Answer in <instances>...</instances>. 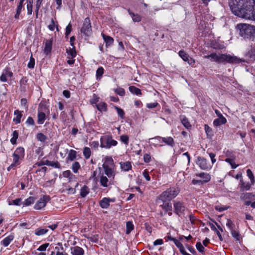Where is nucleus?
<instances>
[{
  "label": "nucleus",
  "mask_w": 255,
  "mask_h": 255,
  "mask_svg": "<svg viewBox=\"0 0 255 255\" xmlns=\"http://www.w3.org/2000/svg\"><path fill=\"white\" fill-rule=\"evenodd\" d=\"M229 5L235 15L255 20V0H229Z\"/></svg>",
  "instance_id": "1"
},
{
  "label": "nucleus",
  "mask_w": 255,
  "mask_h": 255,
  "mask_svg": "<svg viewBox=\"0 0 255 255\" xmlns=\"http://www.w3.org/2000/svg\"><path fill=\"white\" fill-rule=\"evenodd\" d=\"M204 57L210 59L212 61L216 62L218 64L224 63L235 64L239 63L242 61V60L237 57L227 54L212 53L210 55H205Z\"/></svg>",
  "instance_id": "2"
},
{
  "label": "nucleus",
  "mask_w": 255,
  "mask_h": 255,
  "mask_svg": "<svg viewBox=\"0 0 255 255\" xmlns=\"http://www.w3.org/2000/svg\"><path fill=\"white\" fill-rule=\"evenodd\" d=\"M100 146L102 148H110L112 146H116L118 142L113 139L111 135H106L101 137Z\"/></svg>",
  "instance_id": "3"
},
{
  "label": "nucleus",
  "mask_w": 255,
  "mask_h": 255,
  "mask_svg": "<svg viewBox=\"0 0 255 255\" xmlns=\"http://www.w3.org/2000/svg\"><path fill=\"white\" fill-rule=\"evenodd\" d=\"M24 156V149L23 147H17L12 154L13 163L11 166H15L20 164L19 160L22 159Z\"/></svg>",
  "instance_id": "4"
},
{
  "label": "nucleus",
  "mask_w": 255,
  "mask_h": 255,
  "mask_svg": "<svg viewBox=\"0 0 255 255\" xmlns=\"http://www.w3.org/2000/svg\"><path fill=\"white\" fill-rule=\"evenodd\" d=\"M81 31L84 35L89 36L92 32V27L90 20L89 17H86L84 21L83 26L81 28Z\"/></svg>",
  "instance_id": "5"
},
{
  "label": "nucleus",
  "mask_w": 255,
  "mask_h": 255,
  "mask_svg": "<svg viewBox=\"0 0 255 255\" xmlns=\"http://www.w3.org/2000/svg\"><path fill=\"white\" fill-rule=\"evenodd\" d=\"M237 30L239 31V34L242 37H246L251 33L249 25L244 23L238 24L237 26Z\"/></svg>",
  "instance_id": "6"
},
{
  "label": "nucleus",
  "mask_w": 255,
  "mask_h": 255,
  "mask_svg": "<svg viewBox=\"0 0 255 255\" xmlns=\"http://www.w3.org/2000/svg\"><path fill=\"white\" fill-rule=\"evenodd\" d=\"M50 198L49 196L47 195H44L42 197L40 198L38 201L34 205V209L36 210H40L44 208L46 203L50 200Z\"/></svg>",
  "instance_id": "7"
},
{
  "label": "nucleus",
  "mask_w": 255,
  "mask_h": 255,
  "mask_svg": "<svg viewBox=\"0 0 255 255\" xmlns=\"http://www.w3.org/2000/svg\"><path fill=\"white\" fill-rule=\"evenodd\" d=\"M173 207L175 213L178 216H181L184 214L186 208L184 204L179 201H174Z\"/></svg>",
  "instance_id": "8"
},
{
  "label": "nucleus",
  "mask_w": 255,
  "mask_h": 255,
  "mask_svg": "<svg viewBox=\"0 0 255 255\" xmlns=\"http://www.w3.org/2000/svg\"><path fill=\"white\" fill-rule=\"evenodd\" d=\"M196 164L203 170H209L212 166L209 163L207 160L203 157H198Z\"/></svg>",
  "instance_id": "9"
},
{
  "label": "nucleus",
  "mask_w": 255,
  "mask_h": 255,
  "mask_svg": "<svg viewBox=\"0 0 255 255\" xmlns=\"http://www.w3.org/2000/svg\"><path fill=\"white\" fill-rule=\"evenodd\" d=\"M13 76V73L8 68H5L0 76V81L2 82H8V80Z\"/></svg>",
  "instance_id": "10"
},
{
  "label": "nucleus",
  "mask_w": 255,
  "mask_h": 255,
  "mask_svg": "<svg viewBox=\"0 0 255 255\" xmlns=\"http://www.w3.org/2000/svg\"><path fill=\"white\" fill-rule=\"evenodd\" d=\"M172 198H170V196L169 194V192L167 189L164 191L156 199L157 204H160L161 202H166L167 201H170Z\"/></svg>",
  "instance_id": "11"
},
{
  "label": "nucleus",
  "mask_w": 255,
  "mask_h": 255,
  "mask_svg": "<svg viewBox=\"0 0 255 255\" xmlns=\"http://www.w3.org/2000/svg\"><path fill=\"white\" fill-rule=\"evenodd\" d=\"M157 138H161L162 142H163L166 144H167L169 146H170L171 147H173L175 145L174 139L171 136L161 137V136H157L154 138H151L150 140H151V141L156 140V139Z\"/></svg>",
  "instance_id": "12"
},
{
  "label": "nucleus",
  "mask_w": 255,
  "mask_h": 255,
  "mask_svg": "<svg viewBox=\"0 0 255 255\" xmlns=\"http://www.w3.org/2000/svg\"><path fill=\"white\" fill-rule=\"evenodd\" d=\"M103 168L104 169L105 175L107 176L110 180H113L116 175L114 167L106 166Z\"/></svg>",
  "instance_id": "13"
},
{
  "label": "nucleus",
  "mask_w": 255,
  "mask_h": 255,
  "mask_svg": "<svg viewBox=\"0 0 255 255\" xmlns=\"http://www.w3.org/2000/svg\"><path fill=\"white\" fill-rule=\"evenodd\" d=\"M99 178L100 184L103 187H108L112 184L111 182L113 180H110V179L104 174L100 175Z\"/></svg>",
  "instance_id": "14"
},
{
  "label": "nucleus",
  "mask_w": 255,
  "mask_h": 255,
  "mask_svg": "<svg viewBox=\"0 0 255 255\" xmlns=\"http://www.w3.org/2000/svg\"><path fill=\"white\" fill-rule=\"evenodd\" d=\"M160 206L166 212H168L169 216L172 215V205L170 201L166 202H161Z\"/></svg>",
  "instance_id": "15"
},
{
  "label": "nucleus",
  "mask_w": 255,
  "mask_h": 255,
  "mask_svg": "<svg viewBox=\"0 0 255 255\" xmlns=\"http://www.w3.org/2000/svg\"><path fill=\"white\" fill-rule=\"evenodd\" d=\"M71 254L72 255H84V250L78 246L71 247Z\"/></svg>",
  "instance_id": "16"
},
{
  "label": "nucleus",
  "mask_w": 255,
  "mask_h": 255,
  "mask_svg": "<svg viewBox=\"0 0 255 255\" xmlns=\"http://www.w3.org/2000/svg\"><path fill=\"white\" fill-rule=\"evenodd\" d=\"M242 200H255V193H245L241 194L240 197Z\"/></svg>",
  "instance_id": "17"
},
{
  "label": "nucleus",
  "mask_w": 255,
  "mask_h": 255,
  "mask_svg": "<svg viewBox=\"0 0 255 255\" xmlns=\"http://www.w3.org/2000/svg\"><path fill=\"white\" fill-rule=\"evenodd\" d=\"M113 200L109 198H104L100 202V205L103 209H107L110 206V202Z\"/></svg>",
  "instance_id": "18"
},
{
  "label": "nucleus",
  "mask_w": 255,
  "mask_h": 255,
  "mask_svg": "<svg viewBox=\"0 0 255 255\" xmlns=\"http://www.w3.org/2000/svg\"><path fill=\"white\" fill-rule=\"evenodd\" d=\"M169 194L170 196V198H174L176 197L179 193V190L178 188L171 187L167 189Z\"/></svg>",
  "instance_id": "19"
},
{
  "label": "nucleus",
  "mask_w": 255,
  "mask_h": 255,
  "mask_svg": "<svg viewBox=\"0 0 255 255\" xmlns=\"http://www.w3.org/2000/svg\"><path fill=\"white\" fill-rule=\"evenodd\" d=\"M120 166L122 170L124 171H128L131 169V164L129 161L120 162Z\"/></svg>",
  "instance_id": "20"
},
{
  "label": "nucleus",
  "mask_w": 255,
  "mask_h": 255,
  "mask_svg": "<svg viewBox=\"0 0 255 255\" xmlns=\"http://www.w3.org/2000/svg\"><path fill=\"white\" fill-rule=\"evenodd\" d=\"M13 239L14 236L12 235H10L8 236L5 237L2 241H1V245L4 247H7L10 244Z\"/></svg>",
  "instance_id": "21"
},
{
  "label": "nucleus",
  "mask_w": 255,
  "mask_h": 255,
  "mask_svg": "<svg viewBox=\"0 0 255 255\" xmlns=\"http://www.w3.org/2000/svg\"><path fill=\"white\" fill-rule=\"evenodd\" d=\"M114 167V161L111 157H106L105 158V161L103 164V167Z\"/></svg>",
  "instance_id": "22"
},
{
  "label": "nucleus",
  "mask_w": 255,
  "mask_h": 255,
  "mask_svg": "<svg viewBox=\"0 0 255 255\" xmlns=\"http://www.w3.org/2000/svg\"><path fill=\"white\" fill-rule=\"evenodd\" d=\"M226 119L224 117H219L218 119H215L213 122V124L215 126L218 127L221 125L226 124Z\"/></svg>",
  "instance_id": "23"
},
{
  "label": "nucleus",
  "mask_w": 255,
  "mask_h": 255,
  "mask_svg": "<svg viewBox=\"0 0 255 255\" xmlns=\"http://www.w3.org/2000/svg\"><path fill=\"white\" fill-rule=\"evenodd\" d=\"M196 175L202 178L203 179V182H208L211 180L210 175L207 173L201 172L196 174Z\"/></svg>",
  "instance_id": "24"
},
{
  "label": "nucleus",
  "mask_w": 255,
  "mask_h": 255,
  "mask_svg": "<svg viewBox=\"0 0 255 255\" xmlns=\"http://www.w3.org/2000/svg\"><path fill=\"white\" fill-rule=\"evenodd\" d=\"M46 119V116L45 113L42 112L38 111L37 114V123L39 125H42L44 123Z\"/></svg>",
  "instance_id": "25"
},
{
  "label": "nucleus",
  "mask_w": 255,
  "mask_h": 255,
  "mask_svg": "<svg viewBox=\"0 0 255 255\" xmlns=\"http://www.w3.org/2000/svg\"><path fill=\"white\" fill-rule=\"evenodd\" d=\"M240 185V188L241 190L247 191L250 189L252 184H250L249 182H245L243 180H241Z\"/></svg>",
  "instance_id": "26"
},
{
  "label": "nucleus",
  "mask_w": 255,
  "mask_h": 255,
  "mask_svg": "<svg viewBox=\"0 0 255 255\" xmlns=\"http://www.w3.org/2000/svg\"><path fill=\"white\" fill-rule=\"evenodd\" d=\"M102 37L106 43V45L110 46L114 42V39L110 36L105 35L104 33H102Z\"/></svg>",
  "instance_id": "27"
},
{
  "label": "nucleus",
  "mask_w": 255,
  "mask_h": 255,
  "mask_svg": "<svg viewBox=\"0 0 255 255\" xmlns=\"http://www.w3.org/2000/svg\"><path fill=\"white\" fill-rule=\"evenodd\" d=\"M14 115L15 117L13 119V122H14L15 124H19L22 117L21 112L18 110H15L14 112Z\"/></svg>",
  "instance_id": "28"
},
{
  "label": "nucleus",
  "mask_w": 255,
  "mask_h": 255,
  "mask_svg": "<svg viewBox=\"0 0 255 255\" xmlns=\"http://www.w3.org/2000/svg\"><path fill=\"white\" fill-rule=\"evenodd\" d=\"M180 120L181 121L183 125L186 128H191V126L188 120V119L184 115H182L180 117Z\"/></svg>",
  "instance_id": "29"
},
{
  "label": "nucleus",
  "mask_w": 255,
  "mask_h": 255,
  "mask_svg": "<svg viewBox=\"0 0 255 255\" xmlns=\"http://www.w3.org/2000/svg\"><path fill=\"white\" fill-rule=\"evenodd\" d=\"M66 52L68 55L69 58H74L76 56V51L75 46L72 48L67 49Z\"/></svg>",
  "instance_id": "30"
},
{
  "label": "nucleus",
  "mask_w": 255,
  "mask_h": 255,
  "mask_svg": "<svg viewBox=\"0 0 255 255\" xmlns=\"http://www.w3.org/2000/svg\"><path fill=\"white\" fill-rule=\"evenodd\" d=\"M48 231V229L47 228H39L35 230V234L36 236H42L46 234Z\"/></svg>",
  "instance_id": "31"
},
{
  "label": "nucleus",
  "mask_w": 255,
  "mask_h": 255,
  "mask_svg": "<svg viewBox=\"0 0 255 255\" xmlns=\"http://www.w3.org/2000/svg\"><path fill=\"white\" fill-rule=\"evenodd\" d=\"M97 109L100 112H106L107 110V104L104 102H100L96 105Z\"/></svg>",
  "instance_id": "32"
},
{
  "label": "nucleus",
  "mask_w": 255,
  "mask_h": 255,
  "mask_svg": "<svg viewBox=\"0 0 255 255\" xmlns=\"http://www.w3.org/2000/svg\"><path fill=\"white\" fill-rule=\"evenodd\" d=\"M76 156L77 152L73 149H71L69 151L67 159L70 161H73L76 159Z\"/></svg>",
  "instance_id": "33"
},
{
  "label": "nucleus",
  "mask_w": 255,
  "mask_h": 255,
  "mask_svg": "<svg viewBox=\"0 0 255 255\" xmlns=\"http://www.w3.org/2000/svg\"><path fill=\"white\" fill-rule=\"evenodd\" d=\"M128 12L134 22H139L141 21V18L139 15L137 14H135L134 13L131 12L129 9H128Z\"/></svg>",
  "instance_id": "34"
},
{
  "label": "nucleus",
  "mask_w": 255,
  "mask_h": 255,
  "mask_svg": "<svg viewBox=\"0 0 255 255\" xmlns=\"http://www.w3.org/2000/svg\"><path fill=\"white\" fill-rule=\"evenodd\" d=\"M129 90L131 93L136 95H140L141 94V90L139 88L133 86H130L129 87Z\"/></svg>",
  "instance_id": "35"
},
{
  "label": "nucleus",
  "mask_w": 255,
  "mask_h": 255,
  "mask_svg": "<svg viewBox=\"0 0 255 255\" xmlns=\"http://www.w3.org/2000/svg\"><path fill=\"white\" fill-rule=\"evenodd\" d=\"M134 226L132 222L128 221L126 223V234H129L133 230Z\"/></svg>",
  "instance_id": "36"
},
{
  "label": "nucleus",
  "mask_w": 255,
  "mask_h": 255,
  "mask_svg": "<svg viewBox=\"0 0 255 255\" xmlns=\"http://www.w3.org/2000/svg\"><path fill=\"white\" fill-rule=\"evenodd\" d=\"M89 193V188L84 185L81 189L80 191V195L82 197H85Z\"/></svg>",
  "instance_id": "37"
},
{
  "label": "nucleus",
  "mask_w": 255,
  "mask_h": 255,
  "mask_svg": "<svg viewBox=\"0 0 255 255\" xmlns=\"http://www.w3.org/2000/svg\"><path fill=\"white\" fill-rule=\"evenodd\" d=\"M178 54L179 56L185 62L188 60L189 57V55L183 50L179 51Z\"/></svg>",
  "instance_id": "38"
},
{
  "label": "nucleus",
  "mask_w": 255,
  "mask_h": 255,
  "mask_svg": "<svg viewBox=\"0 0 255 255\" xmlns=\"http://www.w3.org/2000/svg\"><path fill=\"white\" fill-rule=\"evenodd\" d=\"M12 137L10 139V142L12 144H15L18 137V132L17 130H14L12 132Z\"/></svg>",
  "instance_id": "39"
},
{
  "label": "nucleus",
  "mask_w": 255,
  "mask_h": 255,
  "mask_svg": "<svg viewBox=\"0 0 255 255\" xmlns=\"http://www.w3.org/2000/svg\"><path fill=\"white\" fill-rule=\"evenodd\" d=\"M247 176H248V177L249 178V179L251 180V184H254L255 182V177H254V174H253L252 171H251V170L250 169H247Z\"/></svg>",
  "instance_id": "40"
},
{
  "label": "nucleus",
  "mask_w": 255,
  "mask_h": 255,
  "mask_svg": "<svg viewBox=\"0 0 255 255\" xmlns=\"http://www.w3.org/2000/svg\"><path fill=\"white\" fill-rule=\"evenodd\" d=\"M91 154V151L90 148L85 147L83 150V155L86 159L90 158Z\"/></svg>",
  "instance_id": "41"
},
{
  "label": "nucleus",
  "mask_w": 255,
  "mask_h": 255,
  "mask_svg": "<svg viewBox=\"0 0 255 255\" xmlns=\"http://www.w3.org/2000/svg\"><path fill=\"white\" fill-rule=\"evenodd\" d=\"M34 202V198L33 197H29L25 200L23 202V205L25 206H29L33 204Z\"/></svg>",
  "instance_id": "42"
},
{
  "label": "nucleus",
  "mask_w": 255,
  "mask_h": 255,
  "mask_svg": "<svg viewBox=\"0 0 255 255\" xmlns=\"http://www.w3.org/2000/svg\"><path fill=\"white\" fill-rule=\"evenodd\" d=\"M23 8V5L18 4L16 8V13L14 15V17L15 19H18L19 17V15L22 11V9Z\"/></svg>",
  "instance_id": "43"
},
{
  "label": "nucleus",
  "mask_w": 255,
  "mask_h": 255,
  "mask_svg": "<svg viewBox=\"0 0 255 255\" xmlns=\"http://www.w3.org/2000/svg\"><path fill=\"white\" fill-rule=\"evenodd\" d=\"M36 137L39 141L42 142H44L47 139L46 136L42 133H37L36 135Z\"/></svg>",
  "instance_id": "44"
},
{
  "label": "nucleus",
  "mask_w": 255,
  "mask_h": 255,
  "mask_svg": "<svg viewBox=\"0 0 255 255\" xmlns=\"http://www.w3.org/2000/svg\"><path fill=\"white\" fill-rule=\"evenodd\" d=\"M229 208V206L224 205H217L215 206V209L219 212H223L224 211L227 210Z\"/></svg>",
  "instance_id": "45"
},
{
  "label": "nucleus",
  "mask_w": 255,
  "mask_h": 255,
  "mask_svg": "<svg viewBox=\"0 0 255 255\" xmlns=\"http://www.w3.org/2000/svg\"><path fill=\"white\" fill-rule=\"evenodd\" d=\"M80 168V165L77 161L73 163L72 166V169L74 173H77L79 169Z\"/></svg>",
  "instance_id": "46"
},
{
  "label": "nucleus",
  "mask_w": 255,
  "mask_h": 255,
  "mask_svg": "<svg viewBox=\"0 0 255 255\" xmlns=\"http://www.w3.org/2000/svg\"><path fill=\"white\" fill-rule=\"evenodd\" d=\"M51 50V43L49 41H46L45 45L44 52L48 54Z\"/></svg>",
  "instance_id": "47"
},
{
  "label": "nucleus",
  "mask_w": 255,
  "mask_h": 255,
  "mask_svg": "<svg viewBox=\"0 0 255 255\" xmlns=\"http://www.w3.org/2000/svg\"><path fill=\"white\" fill-rule=\"evenodd\" d=\"M68 151H69L68 149L67 148L61 147L60 151L59 152V154H60V156L62 158H64L66 156V155L67 154Z\"/></svg>",
  "instance_id": "48"
},
{
  "label": "nucleus",
  "mask_w": 255,
  "mask_h": 255,
  "mask_svg": "<svg viewBox=\"0 0 255 255\" xmlns=\"http://www.w3.org/2000/svg\"><path fill=\"white\" fill-rule=\"evenodd\" d=\"M21 199L20 198H17L12 200L11 202H9V205H14L16 206H19L22 204Z\"/></svg>",
  "instance_id": "49"
},
{
  "label": "nucleus",
  "mask_w": 255,
  "mask_h": 255,
  "mask_svg": "<svg viewBox=\"0 0 255 255\" xmlns=\"http://www.w3.org/2000/svg\"><path fill=\"white\" fill-rule=\"evenodd\" d=\"M104 68L102 67H100L96 71L97 79L100 78L104 73Z\"/></svg>",
  "instance_id": "50"
},
{
  "label": "nucleus",
  "mask_w": 255,
  "mask_h": 255,
  "mask_svg": "<svg viewBox=\"0 0 255 255\" xmlns=\"http://www.w3.org/2000/svg\"><path fill=\"white\" fill-rule=\"evenodd\" d=\"M204 128L208 136H211L213 135L212 129L207 125H205Z\"/></svg>",
  "instance_id": "51"
},
{
  "label": "nucleus",
  "mask_w": 255,
  "mask_h": 255,
  "mask_svg": "<svg viewBox=\"0 0 255 255\" xmlns=\"http://www.w3.org/2000/svg\"><path fill=\"white\" fill-rule=\"evenodd\" d=\"M169 239L174 242V243H175L176 246L180 250H181L183 248H184L182 244L177 239H174V238H172L171 237L169 238Z\"/></svg>",
  "instance_id": "52"
},
{
  "label": "nucleus",
  "mask_w": 255,
  "mask_h": 255,
  "mask_svg": "<svg viewBox=\"0 0 255 255\" xmlns=\"http://www.w3.org/2000/svg\"><path fill=\"white\" fill-rule=\"evenodd\" d=\"M114 91L119 95L123 96L125 94V90L122 88H118L114 89Z\"/></svg>",
  "instance_id": "53"
},
{
  "label": "nucleus",
  "mask_w": 255,
  "mask_h": 255,
  "mask_svg": "<svg viewBox=\"0 0 255 255\" xmlns=\"http://www.w3.org/2000/svg\"><path fill=\"white\" fill-rule=\"evenodd\" d=\"M120 139L122 142L125 144L128 145L129 141L128 136L127 135H122L120 136Z\"/></svg>",
  "instance_id": "54"
},
{
  "label": "nucleus",
  "mask_w": 255,
  "mask_h": 255,
  "mask_svg": "<svg viewBox=\"0 0 255 255\" xmlns=\"http://www.w3.org/2000/svg\"><path fill=\"white\" fill-rule=\"evenodd\" d=\"M225 155L227 157V158L236 159L235 155L231 150H227L226 152H225Z\"/></svg>",
  "instance_id": "55"
},
{
  "label": "nucleus",
  "mask_w": 255,
  "mask_h": 255,
  "mask_svg": "<svg viewBox=\"0 0 255 255\" xmlns=\"http://www.w3.org/2000/svg\"><path fill=\"white\" fill-rule=\"evenodd\" d=\"M115 109L117 110V112L119 116L122 119H124V118L125 113H124V111H123V110L122 109L120 108H119V107H117V106L115 107Z\"/></svg>",
  "instance_id": "56"
},
{
  "label": "nucleus",
  "mask_w": 255,
  "mask_h": 255,
  "mask_svg": "<svg viewBox=\"0 0 255 255\" xmlns=\"http://www.w3.org/2000/svg\"><path fill=\"white\" fill-rule=\"evenodd\" d=\"M34 65H35V60L32 56H31L29 61L27 64V67L29 68L32 69L34 67Z\"/></svg>",
  "instance_id": "57"
},
{
  "label": "nucleus",
  "mask_w": 255,
  "mask_h": 255,
  "mask_svg": "<svg viewBox=\"0 0 255 255\" xmlns=\"http://www.w3.org/2000/svg\"><path fill=\"white\" fill-rule=\"evenodd\" d=\"M49 246V243H45L41 245L36 250L37 251L43 252L46 251L47 248Z\"/></svg>",
  "instance_id": "58"
},
{
  "label": "nucleus",
  "mask_w": 255,
  "mask_h": 255,
  "mask_svg": "<svg viewBox=\"0 0 255 255\" xmlns=\"http://www.w3.org/2000/svg\"><path fill=\"white\" fill-rule=\"evenodd\" d=\"M27 82V79L26 77H22L20 80L19 83L21 88H25V86Z\"/></svg>",
  "instance_id": "59"
},
{
  "label": "nucleus",
  "mask_w": 255,
  "mask_h": 255,
  "mask_svg": "<svg viewBox=\"0 0 255 255\" xmlns=\"http://www.w3.org/2000/svg\"><path fill=\"white\" fill-rule=\"evenodd\" d=\"M196 247L198 251L200 253L204 252V247L203 246L200 242H197L196 245Z\"/></svg>",
  "instance_id": "60"
},
{
  "label": "nucleus",
  "mask_w": 255,
  "mask_h": 255,
  "mask_svg": "<svg viewBox=\"0 0 255 255\" xmlns=\"http://www.w3.org/2000/svg\"><path fill=\"white\" fill-rule=\"evenodd\" d=\"M231 231V234L233 238H234L237 241L240 240V235L237 231L232 230Z\"/></svg>",
  "instance_id": "61"
},
{
  "label": "nucleus",
  "mask_w": 255,
  "mask_h": 255,
  "mask_svg": "<svg viewBox=\"0 0 255 255\" xmlns=\"http://www.w3.org/2000/svg\"><path fill=\"white\" fill-rule=\"evenodd\" d=\"M143 160L144 162L147 163L150 161L151 160V156L149 154L145 153L143 155Z\"/></svg>",
  "instance_id": "62"
},
{
  "label": "nucleus",
  "mask_w": 255,
  "mask_h": 255,
  "mask_svg": "<svg viewBox=\"0 0 255 255\" xmlns=\"http://www.w3.org/2000/svg\"><path fill=\"white\" fill-rule=\"evenodd\" d=\"M72 30V25L69 23L66 28L65 36H68Z\"/></svg>",
  "instance_id": "63"
},
{
  "label": "nucleus",
  "mask_w": 255,
  "mask_h": 255,
  "mask_svg": "<svg viewBox=\"0 0 255 255\" xmlns=\"http://www.w3.org/2000/svg\"><path fill=\"white\" fill-rule=\"evenodd\" d=\"M158 105V104L157 102L147 103L146 104V107L149 109H152L156 107Z\"/></svg>",
  "instance_id": "64"
}]
</instances>
